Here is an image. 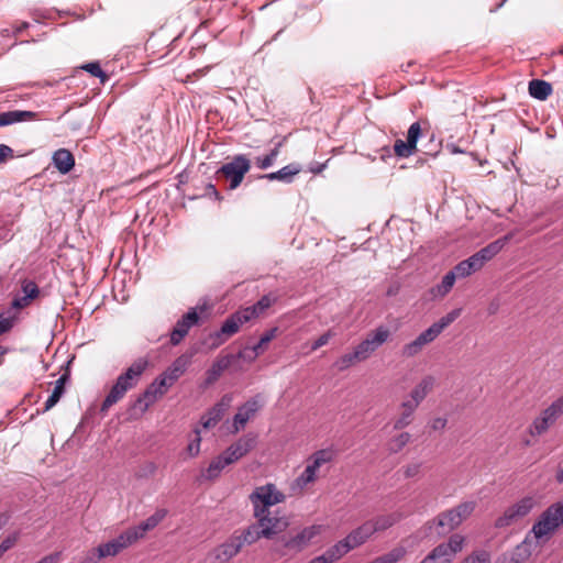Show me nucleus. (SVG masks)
Returning <instances> with one entry per match:
<instances>
[{
    "label": "nucleus",
    "mask_w": 563,
    "mask_h": 563,
    "mask_svg": "<svg viewBox=\"0 0 563 563\" xmlns=\"http://www.w3.org/2000/svg\"><path fill=\"white\" fill-rule=\"evenodd\" d=\"M146 367L147 361L139 358L130 367H128L125 372L118 376L115 383L101 404V413H107L109 409L119 402L130 389L137 385Z\"/></svg>",
    "instance_id": "obj_1"
},
{
    "label": "nucleus",
    "mask_w": 563,
    "mask_h": 563,
    "mask_svg": "<svg viewBox=\"0 0 563 563\" xmlns=\"http://www.w3.org/2000/svg\"><path fill=\"white\" fill-rule=\"evenodd\" d=\"M562 416L563 396H560L541 410L539 416L533 419L529 426V433L532 437H540L544 434Z\"/></svg>",
    "instance_id": "obj_2"
},
{
    "label": "nucleus",
    "mask_w": 563,
    "mask_h": 563,
    "mask_svg": "<svg viewBox=\"0 0 563 563\" xmlns=\"http://www.w3.org/2000/svg\"><path fill=\"white\" fill-rule=\"evenodd\" d=\"M254 512L269 511L271 507L286 500V495L272 483L256 487L250 495Z\"/></svg>",
    "instance_id": "obj_3"
},
{
    "label": "nucleus",
    "mask_w": 563,
    "mask_h": 563,
    "mask_svg": "<svg viewBox=\"0 0 563 563\" xmlns=\"http://www.w3.org/2000/svg\"><path fill=\"white\" fill-rule=\"evenodd\" d=\"M563 523V504L550 506L542 512L539 520L533 525L531 533L533 539L540 540L554 532Z\"/></svg>",
    "instance_id": "obj_4"
},
{
    "label": "nucleus",
    "mask_w": 563,
    "mask_h": 563,
    "mask_svg": "<svg viewBox=\"0 0 563 563\" xmlns=\"http://www.w3.org/2000/svg\"><path fill=\"white\" fill-rule=\"evenodd\" d=\"M251 163L245 155H236L233 159L218 170V174L222 175L227 180L230 181V189H235L242 183L244 175L250 170Z\"/></svg>",
    "instance_id": "obj_5"
},
{
    "label": "nucleus",
    "mask_w": 563,
    "mask_h": 563,
    "mask_svg": "<svg viewBox=\"0 0 563 563\" xmlns=\"http://www.w3.org/2000/svg\"><path fill=\"white\" fill-rule=\"evenodd\" d=\"M390 336L388 328L380 325L374 331L367 333L366 338L358 343L355 349V355L360 360L366 361L379 346H382Z\"/></svg>",
    "instance_id": "obj_6"
},
{
    "label": "nucleus",
    "mask_w": 563,
    "mask_h": 563,
    "mask_svg": "<svg viewBox=\"0 0 563 563\" xmlns=\"http://www.w3.org/2000/svg\"><path fill=\"white\" fill-rule=\"evenodd\" d=\"M256 518L258 526L263 529L261 533L265 539H271L274 536L283 532L289 525L288 518L282 516L279 511H263L253 514Z\"/></svg>",
    "instance_id": "obj_7"
},
{
    "label": "nucleus",
    "mask_w": 563,
    "mask_h": 563,
    "mask_svg": "<svg viewBox=\"0 0 563 563\" xmlns=\"http://www.w3.org/2000/svg\"><path fill=\"white\" fill-rule=\"evenodd\" d=\"M534 500L531 497H525L515 505L506 509L504 515L495 521V527H507L525 518L533 508Z\"/></svg>",
    "instance_id": "obj_8"
},
{
    "label": "nucleus",
    "mask_w": 563,
    "mask_h": 563,
    "mask_svg": "<svg viewBox=\"0 0 563 563\" xmlns=\"http://www.w3.org/2000/svg\"><path fill=\"white\" fill-rule=\"evenodd\" d=\"M421 135V125L413 122L407 132V141L397 139L394 144V153L397 157L407 158L417 151V142Z\"/></svg>",
    "instance_id": "obj_9"
},
{
    "label": "nucleus",
    "mask_w": 563,
    "mask_h": 563,
    "mask_svg": "<svg viewBox=\"0 0 563 563\" xmlns=\"http://www.w3.org/2000/svg\"><path fill=\"white\" fill-rule=\"evenodd\" d=\"M255 445L256 435L247 433L232 443L222 454L229 464H233L252 451Z\"/></svg>",
    "instance_id": "obj_10"
},
{
    "label": "nucleus",
    "mask_w": 563,
    "mask_h": 563,
    "mask_svg": "<svg viewBox=\"0 0 563 563\" xmlns=\"http://www.w3.org/2000/svg\"><path fill=\"white\" fill-rule=\"evenodd\" d=\"M198 321L199 316L196 308L190 309L175 324L170 333V343L173 345L179 344L183 341V339L188 334L189 330L198 323Z\"/></svg>",
    "instance_id": "obj_11"
},
{
    "label": "nucleus",
    "mask_w": 563,
    "mask_h": 563,
    "mask_svg": "<svg viewBox=\"0 0 563 563\" xmlns=\"http://www.w3.org/2000/svg\"><path fill=\"white\" fill-rule=\"evenodd\" d=\"M261 407L262 404L258 399V396L243 404L233 417L232 433H238L241 429H243L247 421L261 409Z\"/></svg>",
    "instance_id": "obj_12"
},
{
    "label": "nucleus",
    "mask_w": 563,
    "mask_h": 563,
    "mask_svg": "<svg viewBox=\"0 0 563 563\" xmlns=\"http://www.w3.org/2000/svg\"><path fill=\"white\" fill-rule=\"evenodd\" d=\"M242 548L243 545L236 533H233L225 542L216 548L214 558L222 563L229 562Z\"/></svg>",
    "instance_id": "obj_13"
},
{
    "label": "nucleus",
    "mask_w": 563,
    "mask_h": 563,
    "mask_svg": "<svg viewBox=\"0 0 563 563\" xmlns=\"http://www.w3.org/2000/svg\"><path fill=\"white\" fill-rule=\"evenodd\" d=\"M231 402V397L224 396L216 404L206 416L201 418V424L203 428L209 429L214 427L224 416Z\"/></svg>",
    "instance_id": "obj_14"
},
{
    "label": "nucleus",
    "mask_w": 563,
    "mask_h": 563,
    "mask_svg": "<svg viewBox=\"0 0 563 563\" xmlns=\"http://www.w3.org/2000/svg\"><path fill=\"white\" fill-rule=\"evenodd\" d=\"M302 170L301 165L298 163H291L277 172L264 174L260 176V178L267 179L269 181H280L284 184H291L296 175H298Z\"/></svg>",
    "instance_id": "obj_15"
},
{
    "label": "nucleus",
    "mask_w": 563,
    "mask_h": 563,
    "mask_svg": "<svg viewBox=\"0 0 563 563\" xmlns=\"http://www.w3.org/2000/svg\"><path fill=\"white\" fill-rule=\"evenodd\" d=\"M490 260H493V243L487 244L485 247L464 260V263L467 266V271H470L471 274H474L481 271Z\"/></svg>",
    "instance_id": "obj_16"
},
{
    "label": "nucleus",
    "mask_w": 563,
    "mask_h": 563,
    "mask_svg": "<svg viewBox=\"0 0 563 563\" xmlns=\"http://www.w3.org/2000/svg\"><path fill=\"white\" fill-rule=\"evenodd\" d=\"M317 533L318 528L316 526L307 527L296 536L285 540L284 545L289 550L300 551Z\"/></svg>",
    "instance_id": "obj_17"
},
{
    "label": "nucleus",
    "mask_w": 563,
    "mask_h": 563,
    "mask_svg": "<svg viewBox=\"0 0 563 563\" xmlns=\"http://www.w3.org/2000/svg\"><path fill=\"white\" fill-rule=\"evenodd\" d=\"M165 395V389L159 387L155 380L135 400L134 407L145 411L158 397Z\"/></svg>",
    "instance_id": "obj_18"
},
{
    "label": "nucleus",
    "mask_w": 563,
    "mask_h": 563,
    "mask_svg": "<svg viewBox=\"0 0 563 563\" xmlns=\"http://www.w3.org/2000/svg\"><path fill=\"white\" fill-rule=\"evenodd\" d=\"M402 516L399 512L385 514L367 520L372 533L383 532L401 520Z\"/></svg>",
    "instance_id": "obj_19"
},
{
    "label": "nucleus",
    "mask_w": 563,
    "mask_h": 563,
    "mask_svg": "<svg viewBox=\"0 0 563 563\" xmlns=\"http://www.w3.org/2000/svg\"><path fill=\"white\" fill-rule=\"evenodd\" d=\"M52 161L60 174L69 173L75 166V157L71 152L66 148L55 151Z\"/></svg>",
    "instance_id": "obj_20"
},
{
    "label": "nucleus",
    "mask_w": 563,
    "mask_h": 563,
    "mask_svg": "<svg viewBox=\"0 0 563 563\" xmlns=\"http://www.w3.org/2000/svg\"><path fill=\"white\" fill-rule=\"evenodd\" d=\"M434 385L435 378L433 376H424L411 390L409 400L415 401L419 406L420 402L433 390Z\"/></svg>",
    "instance_id": "obj_21"
},
{
    "label": "nucleus",
    "mask_w": 563,
    "mask_h": 563,
    "mask_svg": "<svg viewBox=\"0 0 563 563\" xmlns=\"http://www.w3.org/2000/svg\"><path fill=\"white\" fill-rule=\"evenodd\" d=\"M464 537L461 534H453L450 537L449 541L445 543H441L435 547L438 550H442L440 553L448 559V562L451 563L454 555L462 551L464 545Z\"/></svg>",
    "instance_id": "obj_22"
},
{
    "label": "nucleus",
    "mask_w": 563,
    "mask_h": 563,
    "mask_svg": "<svg viewBox=\"0 0 563 563\" xmlns=\"http://www.w3.org/2000/svg\"><path fill=\"white\" fill-rule=\"evenodd\" d=\"M373 536L369 525L364 522L356 529L352 530L344 539L351 549H355L365 543Z\"/></svg>",
    "instance_id": "obj_23"
},
{
    "label": "nucleus",
    "mask_w": 563,
    "mask_h": 563,
    "mask_svg": "<svg viewBox=\"0 0 563 563\" xmlns=\"http://www.w3.org/2000/svg\"><path fill=\"white\" fill-rule=\"evenodd\" d=\"M417 408L418 405L415 401H411L409 399L404 400L400 405V416L394 422V429L401 430L409 426L412 421V416Z\"/></svg>",
    "instance_id": "obj_24"
},
{
    "label": "nucleus",
    "mask_w": 563,
    "mask_h": 563,
    "mask_svg": "<svg viewBox=\"0 0 563 563\" xmlns=\"http://www.w3.org/2000/svg\"><path fill=\"white\" fill-rule=\"evenodd\" d=\"M36 118V113L25 110H13L0 113V126L10 125L18 122L31 121Z\"/></svg>",
    "instance_id": "obj_25"
},
{
    "label": "nucleus",
    "mask_w": 563,
    "mask_h": 563,
    "mask_svg": "<svg viewBox=\"0 0 563 563\" xmlns=\"http://www.w3.org/2000/svg\"><path fill=\"white\" fill-rule=\"evenodd\" d=\"M228 465H230L229 462L221 453L210 462L209 466L202 472L201 476L207 481H213L220 476L221 472Z\"/></svg>",
    "instance_id": "obj_26"
},
{
    "label": "nucleus",
    "mask_w": 563,
    "mask_h": 563,
    "mask_svg": "<svg viewBox=\"0 0 563 563\" xmlns=\"http://www.w3.org/2000/svg\"><path fill=\"white\" fill-rule=\"evenodd\" d=\"M231 356H223L213 362L212 366L207 371L206 384L211 385L222 375V373L230 366Z\"/></svg>",
    "instance_id": "obj_27"
},
{
    "label": "nucleus",
    "mask_w": 563,
    "mask_h": 563,
    "mask_svg": "<svg viewBox=\"0 0 563 563\" xmlns=\"http://www.w3.org/2000/svg\"><path fill=\"white\" fill-rule=\"evenodd\" d=\"M168 511L165 508L157 509L152 516H150L145 521L135 526L142 538L145 536L147 531L156 528L167 516Z\"/></svg>",
    "instance_id": "obj_28"
},
{
    "label": "nucleus",
    "mask_w": 563,
    "mask_h": 563,
    "mask_svg": "<svg viewBox=\"0 0 563 563\" xmlns=\"http://www.w3.org/2000/svg\"><path fill=\"white\" fill-rule=\"evenodd\" d=\"M437 522L441 528L439 533L450 532L462 523L452 509L441 512L437 518Z\"/></svg>",
    "instance_id": "obj_29"
},
{
    "label": "nucleus",
    "mask_w": 563,
    "mask_h": 563,
    "mask_svg": "<svg viewBox=\"0 0 563 563\" xmlns=\"http://www.w3.org/2000/svg\"><path fill=\"white\" fill-rule=\"evenodd\" d=\"M261 530L263 529L258 526L256 521L255 523L249 526L246 529L241 531L238 530L234 533H236L242 545L244 547L245 544L251 545L258 541L261 538H264V536L261 533Z\"/></svg>",
    "instance_id": "obj_30"
},
{
    "label": "nucleus",
    "mask_w": 563,
    "mask_h": 563,
    "mask_svg": "<svg viewBox=\"0 0 563 563\" xmlns=\"http://www.w3.org/2000/svg\"><path fill=\"white\" fill-rule=\"evenodd\" d=\"M190 363L189 357L181 355L164 372L172 383H175L187 369Z\"/></svg>",
    "instance_id": "obj_31"
},
{
    "label": "nucleus",
    "mask_w": 563,
    "mask_h": 563,
    "mask_svg": "<svg viewBox=\"0 0 563 563\" xmlns=\"http://www.w3.org/2000/svg\"><path fill=\"white\" fill-rule=\"evenodd\" d=\"M529 93L538 100H545L552 93V86L544 80L532 79L529 82Z\"/></svg>",
    "instance_id": "obj_32"
},
{
    "label": "nucleus",
    "mask_w": 563,
    "mask_h": 563,
    "mask_svg": "<svg viewBox=\"0 0 563 563\" xmlns=\"http://www.w3.org/2000/svg\"><path fill=\"white\" fill-rule=\"evenodd\" d=\"M457 279L456 275L451 269L448 272L440 284L431 288V294L433 297H444L446 296L451 289L453 288L455 280Z\"/></svg>",
    "instance_id": "obj_33"
},
{
    "label": "nucleus",
    "mask_w": 563,
    "mask_h": 563,
    "mask_svg": "<svg viewBox=\"0 0 563 563\" xmlns=\"http://www.w3.org/2000/svg\"><path fill=\"white\" fill-rule=\"evenodd\" d=\"M351 550V545L346 543L345 539H342L329 548L321 556L325 559L327 563H333Z\"/></svg>",
    "instance_id": "obj_34"
},
{
    "label": "nucleus",
    "mask_w": 563,
    "mask_h": 563,
    "mask_svg": "<svg viewBox=\"0 0 563 563\" xmlns=\"http://www.w3.org/2000/svg\"><path fill=\"white\" fill-rule=\"evenodd\" d=\"M68 379L67 374H63L56 382L52 395L47 398L44 406V411L51 410L62 398L65 393V384Z\"/></svg>",
    "instance_id": "obj_35"
},
{
    "label": "nucleus",
    "mask_w": 563,
    "mask_h": 563,
    "mask_svg": "<svg viewBox=\"0 0 563 563\" xmlns=\"http://www.w3.org/2000/svg\"><path fill=\"white\" fill-rule=\"evenodd\" d=\"M142 539V536L137 531L136 527H131L120 533L115 539H112L115 544H118L119 549L122 551L133 543H135L137 540Z\"/></svg>",
    "instance_id": "obj_36"
},
{
    "label": "nucleus",
    "mask_w": 563,
    "mask_h": 563,
    "mask_svg": "<svg viewBox=\"0 0 563 563\" xmlns=\"http://www.w3.org/2000/svg\"><path fill=\"white\" fill-rule=\"evenodd\" d=\"M278 328L274 327L266 331L260 339L258 343L255 344L251 350L253 355L249 357L250 361L255 360L260 356L266 349V345L277 336Z\"/></svg>",
    "instance_id": "obj_37"
},
{
    "label": "nucleus",
    "mask_w": 563,
    "mask_h": 563,
    "mask_svg": "<svg viewBox=\"0 0 563 563\" xmlns=\"http://www.w3.org/2000/svg\"><path fill=\"white\" fill-rule=\"evenodd\" d=\"M411 441V434L408 432H401L396 437L391 438L388 442V451L390 453H398Z\"/></svg>",
    "instance_id": "obj_38"
},
{
    "label": "nucleus",
    "mask_w": 563,
    "mask_h": 563,
    "mask_svg": "<svg viewBox=\"0 0 563 563\" xmlns=\"http://www.w3.org/2000/svg\"><path fill=\"white\" fill-rule=\"evenodd\" d=\"M332 457L333 455L331 451L319 450L311 456L310 463L308 465L317 473L320 466L330 462Z\"/></svg>",
    "instance_id": "obj_39"
},
{
    "label": "nucleus",
    "mask_w": 563,
    "mask_h": 563,
    "mask_svg": "<svg viewBox=\"0 0 563 563\" xmlns=\"http://www.w3.org/2000/svg\"><path fill=\"white\" fill-rule=\"evenodd\" d=\"M407 555V550L404 545H396L390 551L385 554L379 555V558L385 563H398Z\"/></svg>",
    "instance_id": "obj_40"
},
{
    "label": "nucleus",
    "mask_w": 563,
    "mask_h": 563,
    "mask_svg": "<svg viewBox=\"0 0 563 563\" xmlns=\"http://www.w3.org/2000/svg\"><path fill=\"white\" fill-rule=\"evenodd\" d=\"M475 501L467 500L459 504L456 507L452 508V510L455 512L457 519L463 522L472 515V512L475 510Z\"/></svg>",
    "instance_id": "obj_41"
},
{
    "label": "nucleus",
    "mask_w": 563,
    "mask_h": 563,
    "mask_svg": "<svg viewBox=\"0 0 563 563\" xmlns=\"http://www.w3.org/2000/svg\"><path fill=\"white\" fill-rule=\"evenodd\" d=\"M241 327V323L235 319V316L232 313L221 325L220 333L224 334L227 339L235 334Z\"/></svg>",
    "instance_id": "obj_42"
},
{
    "label": "nucleus",
    "mask_w": 563,
    "mask_h": 563,
    "mask_svg": "<svg viewBox=\"0 0 563 563\" xmlns=\"http://www.w3.org/2000/svg\"><path fill=\"white\" fill-rule=\"evenodd\" d=\"M362 362L358 356L355 355V349L353 352L343 354L340 358L336 360L334 363V366L338 368V371H345L350 366H352L355 363Z\"/></svg>",
    "instance_id": "obj_43"
},
{
    "label": "nucleus",
    "mask_w": 563,
    "mask_h": 563,
    "mask_svg": "<svg viewBox=\"0 0 563 563\" xmlns=\"http://www.w3.org/2000/svg\"><path fill=\"white\" fill-rule=\"evenodd\" d=\"M97 552H99V558L104 559L108 556H115L121 552V550L113 540H110L109 542L102 543L99 547H97Z\"/></svg>",
    "instance_id": "obj_44"
},
{
    "label": "nucleus",
    "mask_w": 563,
    "mask_h": 563,
    "mask_svg": "<svg viewBox=\"0 0 563 563\" xmlns=\"http://www.w3.org/2000/svg\"><path fill=\"white\" fill-rule=\"evenodd\" d=\"M532 540L528 536L523 542H521L515 550V560L517 562L522 561L531 554Z\"/></svg>",
    "instance_id": "obj_45"
},
{
    "label": "nucleus",
    "mask_w": 563,
    "mask_h": 563,
    "mask_svg": "<svg viewBox=\"0 0 563 563\" xmlns=\"http://www.w3.org/2000/svg\"><path fill=\"white\" fill-rule=\"evenodd\" d=\"M235 319L242 324L260 317L253 306L243 308L233 313Z\"/></svg>",
    "instance_id": "obj_46"
},
{
    "label": "nucleus",
    "mask_w": 563,
    "mask_h": 563,
    "mask_svg": "<svg viewBox=\"0 0 563 563\" xmlns=\"http://www.w3.org/2000/svg\"><path fill=\"white\" fill-rule=\"evenodd\" d=\"M462 563H490V553L485 550H475Z\"/></svg>",
    "instance_id": "obj_47"
},
{
    "label": "nucleus",
    "mask_w": 563,
    "mask_h": 563,
    "mask_svg": "<svg viewBox=\"0 0 563 563\" xmlns=\"http://www.w3.org/2000/svg\"><path fill=\"white\" fill-rule=\"evenodd\" d=\"M426 345L418 339V336L402 347V355L406 357H412L421 352Z\"/></svg>",
    "instance_id": "obj_48"
},
{
    "label": "nucleus",
    "mask_w": 563,
    "mask_h": 563,
    "mask_svg": "<svg viewBox=\"0 0 563 563\" xmlns=\"http://www.w3.org/2000/svg\"><path fill=\"white\" fill-rule=\"evenodd\" d=\"M460 314L461 309H454L444 317H442L438 322H434V325L440 330V332H442L446 327H449L453 321H455Z\"/></svg>",
    "instance_id": "obj_49"
},
{
    "label": "nucleus",
    "mask_w": 563,
    "mask_h": 563,
    "mask_svg": "<svg viewBox=\"0 0 563 563\" xmlns=\"http://www.w3.org/2000/svg\"><path fill=\"white\" fill-rule=\"evenodd\" d=\"M440 330L434 325V323L429 327L427 330H424L423 332H421L419 335H418V339L424 344H429L431 343L432 341H434L439 334H440Z\"/></svg>",
    "instance_id": "obj_50"
},
{
    "label": "nucleus",
    "mask_w": 563,
    "mask_h": 563,
    "mask_svg": "<svg viewBox=\"0 0 563 563\" xmlns=\"http://www.w3.org/2000/svg\"><path fill=\"white\" fill-rule=\"evenodd\" d=\"M316 477H317V473L309 465H307L305 471L296 479V482L299 487H305L308 484L314 482Z\"/></svg>",
    "instance_id": "obj_51"
},
{
    "label": "nucleus",
    "mask_w": 563,
    "mask_h": 563,
    "mask_svg": "<svg viewBox=\"0 0 563 563\" xmlns=\"http://www.w3.org/2000/svg\"><path fill=\"white\" fill-rule=\"evenodd\" d=\"M81 68L88 71L91 76L100 78L102 82L108 78L101 69L100 64L97 62L85 64Z\"/></svg>",
    "instance_id": "obj_52"
},
{
    "label": "nucleus",
    "mask_w": 563,
    "mask_h": 563,
    "mask_svg": "<svg viewBox=\"0 0 563 563\" xmlns=\"http://www.w3.org/2000/svg\"><path fill=\"white\" fill-rule=\"evenodd\" d=\"M441 551L434 548L420 563H449L448 559L440 553Z\"/></svg>",
    "instance_id": "obj_53"
},
{
    "label": "nucleus",
    "mask_w": 563,
    "mask_h": 563,
    "mask_svg": "<svg viewBox=\"0 0 563 563\" xmlns=\"http://www.w3.org/2000/svg\"><path fill=\"white\" fill-rule=\"evenodd\" d=\"M228 339L224 336V334L220 333L219 331H216L213 333H210L207 338V343L209 344L210 349H217L221 344H223Z\"/></svg>",
    "instance_id": "obj_54"
},
{
    "label": "nucleus",
    "mask_w": 563,
    "mask_h": 563,
    "mask_svg": "<svg viewBox=\"0 0 563 563\" xmlns=\"http://www.w3.org/2000/svg\"><path fill=\"white\" fill-rule=\"evenodd\" d=\"M421 466L422 464L421 463H410L408 465H406L402 471H404V476L406 478H412V477H417L420 475L421 473Z\"/></svg>",
    "instance_id": "obj_55"
},
{
    "label": "nucleus",
    "mask_w": 563,
    "mask_h": 563,
    "mask_svg": "<svg viewBox=\"0 0 563 563\" xmlns=\"http://www.w3.org/2000/svg\"><path fill=\"white\" fill-rule=\"evenodd\" d=\"M22 290L26 298H30L31 300L36 298L40 292L37 285L33 282L23 283Z\"/></svg>",
    "instance_id": "obj_56"
},
{
    "label": "nucleus",
    "mask_w": 563,
    "mask_h": 563,
    "mask_svg": "<svg viewBox=\"0 0 563 563\" xmlns=\"http://www.w3.org/2000/svg\"><path fill=\"white\" fill-rule=\"evenodd\" d=\"M273 299L269 296H263L253 307L255 308L258 316H261L267 308L273 303Z\"/></svg>",
    "instance_id": "obj_57"
},
{
    "label": "nucleus",
    "mask_w": 563,
    "mask_h": 563,
    "mask_svg": "<svg viewBox=\"0 0 563 563\" xmlns=\"http://www.w3.org/2000/svg\"><path fill=\"white\" fill-rule=\"evenodd\" d=\"M334 335V333L330 330L325 333H323L322 335H320L311 345V350L312 351H316L318 349H320L321 346L328 344V342L330 341V339Z\"/></svg>",
    "instance_id": "obj_58"
},
{
    "label": "nucleus",
    "mask_w": 563,
    "mask_h": 563,
    "mask_svg": "<svg viewBox=\"0 0 563 563\" xmlns=\"http://www.w3.org/2000/svg\"><path fill=\"white\" fill-rule=\"evenodd\" d=\"M200 442H201V439L199 437V432L196 431L195 439L187 446V452H188L189 456H196L199 454Z\"/></svg>",
    "instance_id": "obj_59"
},
{
    "label": "nucleus",
    "mask_w": 563,
    "mask_h": 563,
    "mask_svg": "<svg viewBox=\"0 0 563 563\" xmlns=\"http://www.w3.org/2000/svg\"><path fill=\"white\" fill-rule=\"evenodd\" d=\"M256 167L260 169H267L274 165V161L266 154L264 156H257L254 159Z\"/></svg>",
    "instance_id": "obj_60"
},
{
    "label": "nucleus",
    "mask_w": 563,
    "mask_h": 563,
    "mask_svg": "<svg viewBox=\"0 0 563 563\" xmlns=\"http://www.w3.org/2000/svg\"><path fill=\"white\" fill-rule=\"evenodd\" d=\"M453 273L456 275L457 278L462 279V278H466L468 276H471L472 274L470 273V271H467V266L466 264L464 263V261H461L460 263H457L453 268H452Z\"/></svg>",
    "instance_id": "obj_61"
},
{
    "label": "nucleus",
    "mask_w": 563,
    "mask_h": 563,
    "mask_svg": "<svg viewBox=\"0 0 563 563\" xmlns=\"http://www.w3.org/2000/svg\"><path fill=\"white\" fill-rule=\"evenodd\" d=\"M18 541V534L13 533L11 536H8L2 542L0 543V552L4 554L8 550H10Z\"/></svg>",
    "instance_id": "obj_62"
},
{
    "label": "nucleus",
    "mask_w": 563,
    "mask_h": 563,
    "mask_svg": "<svg viewBox=\"0 0 563 563\" xmlns=\"http://www.w3.org/2000/svg\"><path fill=\"white\" fill-rule=\"evenodd\" d=\"M157 471V465L154 462H147L143 465V467L140 471L141 477H148L153 476Z\"/></svg>",
    "instance_id": "obj_63"
},
{
    "label": "nucleus",
    "mask_w": 563,
    "mask_h": 563,
    "mask_svg": "<svg viewBox=\"0 0 563 563\" xmlns=\"http://www.w3.org/2000/svg\"><path fill=\"white\" fill-rule=\"evenodd\" d=\"M100 560L101 558H99V552H97L96 548L92 551L88 552L79 563H98Z\"/></svg>",
    "instance_id": "obj_64"
}]
</instances>
